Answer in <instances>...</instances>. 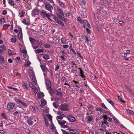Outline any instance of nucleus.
Wrapping results in <instances>:
<instances>
[{
	"label": "nucleus",
	"instance_id": "nucleus-1",
	"mask_svg": "<svg viewBox=\"0 0 134 134\" xmlns=\"http://www.w3.org/2000/svg\"><path fill=\"white\" fill-rule=\"evenodd\" d=\"M69 107L68 104L64 103L62 104L59 107L60 110L63 111H66L69 110Z\"/></svg>",
	"mask_w": 134,
	"mask_h": 134
},
{
	"label": "nucleus",
	"instance_id": "nucleus-2",
	"mask_svg": "<svg viewBox=\"0 0 134 134\" xmlns=\"http://www.w3.org/2000/svg\"><path fill=\"white\" fill-rule=\"evenodd\" d=\"M40 14L43 18H45L46 17L49 20L51 21H52V20L50 18V15L47 14L46 12L42 11L40 13Z\"/></svg>",
	"mask_w": 134,
	"mask_h": 134
},
{
	"label": "nucleus",
	"instance_id": "nucleus-3",
	"mask_svg": "<svg viewBox=\"0 0 134 134\" xmlns=\"http://www.w3.org/2000/svg\"><path fill=\"white\" fill-rule=\"evenodd\" d=\"M45 8L46 10L51 12L53 9V7L49 3H46L45 4Z\"/></svg>",
	"mask_w": 134,
	"mask_h": 134
},
{
	"label": "nucleus",
	"instance_id": "nucleus-4",
	"mask_svg": "<svg viewBox=\"0 0 134 134\" xmlns=\"http://www.w3.org/2000/svg\"><path fill=\"white\" fill-rule=\"evenodd\" d=\"M58 124L61 125L62 127L64 128H65L68 127L67 126L65 125L64 124L66 123V122L65 121H61L58 120Z\"/></svg>",
	"mask_w": 134,
	"mask_h": 134
},
{
	"label": "nucleus",
	"instance_id": "nucleus-5",
	"mask_svg": "<svg viewBox=\"0 0 134 134\" xmlns=\"http://www.w3.org/2000/svg\"><path fill=\"white\" fill-rule=\"evenodd\" d=\"M15 105L14 103H9L7 105V109L10 110L12 109Z\"/></svg>",
	"mask_w": 134,
	"mask_h": 134
},
{
	"label": "nucleus",
	"instance_id": "nucleus-6",
	"mask_svg": "<svg viewBox=\"0 0 134 134\" xmlns=\"http://www.w3.org/2000/svg\"><path fill=\"white\" fill-rule=\"evenodd\" d=\"M68 119L69 121L71 122H74L76 120L75 118L72 115L68 116Z\"/></svg>",
	"mask_w": 134,
	"mask_h": 134
},
{
	"label": "nucleus",
	"instance_id": "nucleus-7",
	"mask_svg": "<svg viewBox=\"0 0 134 134\" xmlns=\"http://www.w3.org/2000/svg\"><path fill=\"white\" fill-rule=\"evenodd\" d=\"M46 85L47 89H49L50 88H51V85L50 80L49 79L47 80Z\"/></svg>",
	"mask_w": 134,
	"mask_h": 134
},
{
	"label": "nucleus",
	"instance_id": "nucleus-8",
	"mask_svg": "<svg viewBox=\"0 0 134 134\" xmlns=\"http://www.w3.org/2000/svg\"><path fill=\"white\" fill-rule=\"evenodd\" d=\"M39 10L37 8H36L34 9L32 11V15H37L39 14Z\"/></svg>",
	"mask_w": 134,
	"mask_h": 134
},
{
	"label": "nucleus",
	"instance_id": "nucleus-9",
	"mask_svg": "<svg viewBox=\"0 0 134 134\" xmlns=\"http://www.w3.org/2000/svg\"><path fill=\"white\" fill-rule=\"evenodd\" d=\"M44 96L43 93L41 92H39L37 94V97L38 99H40Z\"/></svg>",
	"mask_w": 134,
	"mask_h": 134
},
{
	"label": "nucleus",
	"instance_id": "nucleus-10",
	"mask_svg": "<svg viewBox=\"0 0 134 134\" xmlns=\"http://www.w3.org/2000/svg\"><path fill=\"white\" fill-rule=\"evenodd\" d=\"M41 104L40 106L42 108L43 106L45 105L47 103V102L44 99H42L41 101Z\"/></svg>",
	"mask_w": 134,
	"mask_h": 134
},
{
	"label": "nucleus",
	"instance_id": "nucleus-11",
	"mask_svg": "<svg viewBox=\"0 0 134 134\" xmlns=\"http://www.w3.org/2000/svg\"><path fill=\"white\" fill-rule=\"evenodd\" d=\"M31 80L33 82V83L36 85L37 84V83L36 80V77L35 76H32L31 77Z\"/></svg>",
	"mask_w": 134,
	"mask_h": 134
},
{
	"label": "nucleus",
	"instance_id": "nucleus-12",
	"mask_svg": "<svg viewBox=\"0 0 134 134\" xmlns=\"http://www.w3.org/2000/svg\"><path fill=\"white\" fill-rule=\"evenodd\" d=\"M57 1L59 5L63 8H65V5L63 3L61 2L60 0H57Z\"/></svg>",
	"mask_w": 134,
	"mask_h": 134
},
{
	"label": "nucleus",
	"instance_id": "nucleus-13",
	"mask_svg": "<svg viewBox=\"0 0 134 134\" xmlns=\"http://www.w3.org/2000/svg\"><path fill=\"white\" fill-rule=\"evenodd\" d=\"M33 119L30 118L27 120V122L28 124L30 126L31 125L34 124V122L32 120Z\"/></svg>",
	"mask_w": 134,
	"mask_h": 134
},
{
	"label": "nucleus",
	"instance_id": "nucleus-14",
	"mask_svg": "<svg viewBox=\"0 0 134 134\" xmlns=\"http://www.w3.org/2000/svg\"><path fill=\"white\" fill-rule=\"evenodd\" d=\"M49 89V93L51 94V96H52L51 95V94L56 92L57 91V90L55 89L53 90L52 87H51V88H50Z\"/></svg>",
	"mask_w": 134,
	"mask_h": 134
},
{
	"label": "nucleus",
	"instance_id": "nucleus-15",
	"mask_svg": "<svg viewBox=\"0 0 134 134\" xmlns=\"http://www.w3.org/2000/svg\"><path fill=\"white\" fill-rule=\"evenodd\" d=\"M79 69L80 70V76H81L82 78H84L85 77V75L84 74L81 68H79Z\"/></svg>",
	"mask_w": 134,
	"mask_h": 134
},
{
	"label": "nucleus",
	"instance_id": "nucleus-16",
	"mask_svg": "<svg viewBox=\"0 0 134 134\" xmlns=\"http://www.w3.org/2000/svg\"><path fill=\"white\" fill-rule=\"evenodd\" d=\"M41 67L43 72H45L47 71L48 69L46 66L43 65H41Z\"/></svg>",
	"mask_w": 134,
	"mask_h": 134
},
{
	"label": "nucleus",
	"instance_id": "nucleus-17",
	"mask_svg": "<svg viewBox=\"0 0 134 134\" xmlns=\"http://www.w3.org/2000/svg\"><path fill=\"white\" fill-rule=\"evenodd\" d=\"M57 16L60 20H63L65 21L66 20L64 18V17H62V16L61 15L59 14H57Z\"/></svg>",
	"mask_w": 134,
	"mask_h": 134
},
{
	"label": "nucleus",
	"instance_id": "nucleus-18",
	"mask_svg": "<svg viewBox=\"0 0 134 134\" xmlns=\"http://www.w3.org/2000/svg\"><path fill=\"white\" fill-rule=\"evenodd\" d=\"M65 116V115L63 114H61L59 116H58L57 117V119H62Z\"/></svg>",
	"mask_w": 134,
	"mask_h": 134
},
{
	"label": "nucleus",
	"instance_id": "nucleus-19",
	"mask_svg": "<svg viewBox=\"0 0 134 134\" xmlns=\"http://www.w3.org/2000/svg\"><path fill=\"white\" fill-rule=\"evenodd\" d=\"M104 118L106 119H107L110 122H112V119L110 117L107 116L106 115H105L104 116Z\"/></svg>",
	"mask_w": 134,
	"mask_h": 134
},
{
	"label": "nucleus",
	"instance_id": "nucleus-20",
	"mask_svg": "<svg viewBox=\"0 0 134 134\" xmlns=\"http://www.w3.org/2000/svg\"><path fill=\"white\" fill-rule=\"evenodd\" d=\"M8 2L9 4L11 6H14L15 5L13 1L12 0H8Z\"/></svg>",
	"mask_w": 134,
	"mask_h": 134
},
{
	"label": "nucleus",
	"instance_id": "nucleus-21",
	"mask_svg": "<svg viewBox=\"0 0 134 134\" xmlns=\"http://www.w3.org/2000/svg\"><path fill=\"white\" fill-rule=\"evenodd\" d=\"M56 93V95L59 97H62L63 96V94L61 92H59L57 90Z\"/></svg>",
	"mask_w": 134,
	"mask_h": 134
},
{
	"label": "nucleus",
	"instance_id": "nucleus-22",
	"mask_svg": "<svg viewBox=\"0 0 134 134\" xmlns=\"http://www.w3.org/2000/svg\"><path fill=\"white\" fill-rule=\"evenodd\" d=\"M31 64V63L29 61H26L24 64V66L28 67L30 66Z\"/></svg>",
	"mask_w": 134,
	"mask_h": 134
},
{
	"label": "nucleus",
	"instance_id": "nucleus-23",
	"mask_svg": "<svg viewBox=\"0 0 134 134\" xmlns=\"http://www.w3.org/2000/svg\"><path fill=\"white\" fill-rule=\"evenodd\" d=\"M57 10L58 12L60 13L62 16H64V14L62 10L60 9L57 8Z\"/></svg>",
	"mask_w": 134,
	"mask_h": 134
},
{
	"label": "nucleus",
	"instance_id": "nucleus-24",
	"mask_svg": "<svg viewBox=\"0 0 134 134\" xmlns=\"http://www.w3.org/2000/svg\"><path fill=\"white\" fill-rule=\"evenodd\" d=\"M22 86L26 90H29V88L27 87L26 84L24 82H23Z\"/></svg>",
	"mask_w": 134,
	"mask_h": 134
},
{
	"label": "nucleus",
	"instance_id": "nucleus-25",
	"mask_svg": "<svg viewBox=\"0 0 134 134\" xmlns=\"http://www.w3.org/2000/svg\"><path fill=\"white\" fill-rule=\"evenodd\" d=\"M35 52L36 53H39L41 52H43L44 50L42 49H38L36 51H35Z\"/></svg>",
	"mask_w": 134,
	"mask_h": 134
},
{
	"label": "nucleus",
	"instance_id": "nucleus-26",
	"mask_svg": "<svg viewBox=\"0 0 134 134\" xmlns=\"http://www.w3.org/2000/svg\"><path fill=\"white\" fill-rule=\"evenodd\" d=\"M18 36L19 40H22L23 38V35L22 33H19L18 34Z\"/></svg>",
	"mask_w": 134,
	"mask_h": 134
},
{
	"label": "nucleus",
	"instance_id": "nucleus-27",
	"mask_svg": "<svg viewBox=\"0 0 134 134\" xmlns=\"http://www.w3.org/2000/svg\"><path fill=\"white\" fill-rule=\"evenodd\" d=\"M87 119H88V121H91L93 119V116L92 115H91L90 116H88L87 117Z\"/></svg>",
	"mask_w": 134,
	"mask_h": 134
},
{
	"label": "nucleus",
	"instance_id": "nucleus-28",
	"mask_svg": "<svg viewBox=\"0 0 134 134\" xmlns=\"http://www.w3.org/2000/svg\"><path fill=\"white\" fill-rule=\"evenodd\" d=\"M36 43L37 45L40 46H43V42L39 40L37 41L36 42Z\"/></svg>",
	"mask_w": 134,
	"mask_h": 134
},
{
	"label": "nucleus",
	"instance_id": "nucleus-29",
	"mask_svg": "<svg viewBox=\"0 0 134 134\" xmlns=\"http://www.w3.org/2000/svg\"><path fill=\"white\" fill-rule=\"evenodd\" d=\"M29 75L30 76V77H31L32 76H35L34 74V73L33 71L32 70H30L29 71Z\"/></svg>",
	"mask_w": 134,
	"mask_h": 134
},
{
	"label": "nucleus",
	"instance_id": "nucleus-30",
	"mask_svg": "<svg viewBox=\"0 0 134 134\" xmlns=\"http://www.w3.org/2000/svg\"><path fill=\"white\" fill-rule=\"evenodd\" d=\"M43 58L44 59L48 60L49 58V55L47 54H44L43 56Z\"/></svg>",
	"mask_w": 134,
	"mask_h": 134
},
{
	"label": "nucleus",
	"instance_id": "nucleus-31",
	"mask_svg": "<svg viewBox=\"0 0 134 134\" xmlns=\"http://www.w3.org/2000/svg\"><path fill=\"white\" fill-rule=\"evenodd\" d=\"M4 57L3 56L0 55V63H4Z\"/></svg>",
	"mask_w": 134,
	"mask_h": 134
},
{
	"label": "nucleus",
	"instance_id": "nucleus-32",
	"mask_svg": "<svg viewBox=\"0 0 134 134\" xmlns=\"http://www.w3.org/2000/svg\"><path fill=\"white\" fill-rule=\"evenodd\" d=\"M88 23V22L87 21L85 20H83V21L82 22V23L83 24V27H85Z\"/></svg>",
	"mask_w": 134,
	"mask_h": 134
},
{
	"label": "nucleus",
	"instance_id": "nucleus-33",
	"mask_svg": "<svg viewBox=\"0 0 134 134\" xmlns=\"http://www.w3.org/2000/svg\"><path fill=\"white\" fill-rule=\"evenodd\" d=\"M47 117L49 120L51 122L52 121V116L50 114L46 115Z\"/></svg>",
	"mask_w": 134,
	"mask_h": 134
},
{
	"label": "nucleus",
	"instance_id": "nucleus-34",
	"mask_svg": "<svg viewBox=\"0 0 134 134\" xmlns=\"http://www.w3.org/2000/svg\"><path fill=\"white\" fill-rule=\"evenodd\" d=\"M29 39L31 43L32 44L33 43H34L36 41V40L35 39L32 38H31V37H29Z\"/></svg>",
	"mask_w": 134,
	"mask_h": 134
},
{
	"label": "nucleus",
	"instance_id": "nucleus-35",
	"mask_svg": "<svg viewBox=\"0 0 134 134\" xmlns=\"http://www.w3.org/2000/svg\"><path fill=\"white\" fill-rule=\"evenodd\" d=\"M126 111L128 113L130 114H132L134 113L133 111L129 109H127Z\"/></svg>",
	"mask_w": 134,
	"mask_h": 134
},
{
	"label": "nucleus",
	"instance_id": "nucleus-36",
	"mask_svg": "<svg viewBox=\"0 0 134 134\" xmlns=\"http://www.w3.org/2000/svg\"><path fill=\"white\" fill-rule=\"evenodd\" d=\"M2 116L3 118L4 119H7V118L6 116V115L5 113H3L2 114Z\"/></svg>",
	"mask_w": 134,
	"mask_h": 134
},
{
	"label": "nucleus",
	"instance_id": "nucleus-37",
	"mask_svg": "<svg viewBox=\"0 0 134 134\" xmlns=\"http://www.w3.org/2000/svg\"><path fill=\"white\" fill-rule=\"evenodd\" d=\"M84 12L83 13V11H82V13H81V15H83V17H85L86 16V13H85L86 10L85 9L84 10Z\"/></svg>",
	"mask_w": 134,
	"mask_h": 134
},
{
	"label": "nucleus",
	"instance_id": "nucleus-38",
	"mask_svg": "<svg viewBox=\"0 0 134 134\" xmlns=\"http://www.w3.org/2000/svg\"><path fill=\"white\" fill-rule=\"evenodd\" d=\"M25 13V11L24 10H22L21 11V12L19 13V15H20V14H21L20 16V17H22L24 16V15Z\"/></svg>",
	"mask_w": 134,
	"mask_h": 134
},
{
	"label": "nucleus",
	"instance_id": "nucleus-39",
	"mask_svg": "<svg viewBox=\"0 0 134 134\" xmlns=\"http://www.w3.org/2000/svg\"><path fill=\"white\" fill-rule=\"evenodd\" d=\"M107 101L112 106H113L114 105V103L113 102L110 100V99H108L107 100Z\"/></svg>",
	"mask_w": 134,
	"mask_h": 134
},
{
	"label": "nucleus",
	"instance_id": "nucleus-40",
	"mask_svg": "<svg viewBox=\"0 0 134 134\" xmlns=\"http://www.w3.org/2000/svg\"><path fill=\"white\" fill-rule=\"evenodd\" d=\"M45 48H49L50 46L51 45L49 44H43V46Z\"/></svg>",
	"mask_w": 134,
	"mask_h": 134
},
{
	"label": "nucleus",
	"instance_id": "nucleus-41",
	"mask_svg": "<svg viewBox=\"0 0 134 134\" xmlns=\"http://www.w3.org/2000/svg\"><path fill=\"white\" fill-rule=\"evenodd\" d=\"M53 19L57 23H58V22L59 20V19L56 16L53 17Z\"/></svg>",
	"mask_w": 134,
	"mask_h": 134
},
{
	"label": "nucleus",
	"instance_id": "nucleus-42",
	"mask_svg": "<svg viewBox=\"0 0 134 134\" xmlns=\"http://www.w3.org/2000/svg\"><path fill=\"white\" fill-rule=\"evenodd\" d=\"M53 105L54 107L56 109L59 106V105L54 102L53 103Z\"/></svg>",
	"mask_w": 134,
	"mask_h": 134
},
{
	"label": "nucleus",
	"instance_id": "nucleus-43",
	"mask_svg": "<svg viewBox=\"0 0 134 134\" xmlns=\"http://www.w3.org/2000/svg\"><path fill=\"white\" fill-rule=\"evenodd\" d=\"M14 100L17 103H20L21 101L17 97H15L14 98Z\"/></svg>",
	"mask_w": 134,
	"mask_h": 134
},
{
	"label": "nucleus",
	"instance_id": "nucleus-44",
	"mask_svg": "<svg viewBox=\"0 0 134 134\" xmlns=\"http://www.w3.org/2000/svg\"><path fill=\"white\" fill-rule=\"evenodd\" d=\"M101 122H102V125H104V124L107 125L108 123L107 121L106 120H105L104 121H101Z\"/></svg>",
	"mask_w": 134,
	"mask_h": 134
},
{
	"label": "nucleus",
	"instance_id": "nucleus-45",
	"mask_svg": "<svg viewBox=\"0 0 134 134\" xmlns=\"http://www.w3.org/2000/svg\"><path fill=\"white\" fill-rule=\"evenodd\" d=\"M20 103L23 106H24L25 107H27V104L26 103L23 102L21 101H20Z\"/></svg>",
	"mask_w": 134,
	"mask_h": 134
},
{
	"label": "nucleus",
	"instance_id": "nucleus-46",
	"mask_svg": "<svg viewBox=\"0 0 134 134\" xmlns=\"http://www.w3.org/2000/svg\"><path fill=\"white\" fill-rule=\"evenodd\" d=\"M16 38L15 37L12 38L11 39V41L12 42H14L16 41Z\"/></svg>",
	"mask_w": 134,
	"mask_h": 134
},
{
	"label": "nucleus",
	"instance_id": "nucleus-47",
	"mask_svg": "<svg viewBox=\"0 0 134 134\" xmlns=\"http://www.w3.org/2000/svg\"><path fill=\"white\" fill-rule=\"evenodd\" d=\"M0 48L4 50H5L6 49V47L4 45H0Z\"/></svg>",
	"mask_w": 134,
	"mask_h": 134
},
{
	"label": "nucleus",
	"instance_id": "nucleus-48",
	"mask_svg": "<svg viewBox=\"0 0 134 134\" xmlns=\"http://www.w3.org/2000/svg\"><path fill=\"white\" fill-rule=\"evenodd\" d=\"M80 1L81 3L82 4H85L86 3L85 0H80Z\"/></svg>",
	"mask_w": 134,
	"mask_h": 134
},
{
	"label": "nucleus",
	"instance_id": "nucleus-49",
	"mask_svg": "<svg viewBox=\"0 0 134 134\" xmlns=\"http://www.w3.org/2000/svg\"><path fill=\"white\" fill-rule=\"evenodd\" d=\"M58 23L60 24L62 26H64V25L63 22L62 21H60V20H59V22H58Z\"/></svg>",
	"mask_w": 134,
	"mask_h": 134
},
{
	"label": "nucleus",
	"instance_id": "nucleus-50",
	"mask_svg": "<svg viewBox=\"0 0 134 134\" xmlns=\"http://www.w3.org/2000/svg\"><path fill=\"white\" fill-rule=\"evenodd\" d=\"M4 18H3L0 20V24H2V23L4 22Z\"/></svg>",
	"mask_w": 134,
	"mask_h": 134
},
{
	"label": "nucleus",
	"instance_id": "nucleus-51",
	"mask_svg": "<svg viewBox=\"0 0 134 134\" xmlns=\"http://www.w3.org/2000/svg\"><path fill=\"white\" fill-rule=\"evenodd\" d=\"M113 119L114 120L115 122L116 123L118 124L119 123V122L116 118L115 117L113 118Z\"/></svg>",
	"mask_w": 134,
	"mask_h": 134
},
{
	"label": "nucleus",
	"instance_id": "nucleus-52",
	"mask_svg": "<svg viewBox=\"0 0 134 134\" xmlns=\"http://www.w3.org/2000/svg\"><path fill=\"white\" fill-rule=\"evenodd\" d=\"M77 21H79L81 23H82V21L80 17L78 18L77 19Z\"/></svg>",
	"mask_w": 134,
	"mask_h": 134
},
{
	"label": "nucleus",
	"instance_id": "nucleus-53",
	"mask_svg": "<svg viewBox=\"0 0 134 134\" xmlns=\"http://www.w3.org/2000/svg\"><path fill=\"white\" fill-rule=\"evenodd\" d=\"M62 81L66 82V77H63L62 79Z\"/></svg>",
	"mask_w": 134,
	"mask_h": 134
},
{
	"label": "nucleus",
	"instance_id": "nucleus-54",
	"mask_svg": "<svg viewBox=\"0 0 134 134\" xmlns=\"http://www.w3.org/2000/svg\"><path fill=\"white\" fill-rule=\"evenodd\" d=\"M7 11L6 10H4L2 12V14L4 15H5L7 14Z\"/></svg>",
	"mask_w": 134,
	"mask_h": 134
},
{
	"label": "nucleus",
	"instance_id": "nucleus-55",
	"mask_svg": "<svg viewBox=\"0 0 134 134\" xmlns=\"http://www.w3.org/2000/svg\"><path fill=\"white\" fill-rule=\"evenodd\" d=\"M101 105H102V107H103L104 108L108 109V108L106 107V106H105V105L104 103H101Z\"/></svg>",
	"mask_w": 134,
	"mask_h": 134
},
{
	"label": "nucleus",
	"instance_id": "nucleus-56",
	"mask_svg": "<svg viewBox=\"0 0 134 134\" xmlns=\"http://www.w3.org/2000/svg\"><path fill=\"white\" fill-rule=\"evenodd\" d=\"M73 82L76 85V87H78V85H77V84L79 83V82L76 81L75 80H73Z\"/></svg>",
	"mask_w": 134,
	"mask_h": 134
},
{
	"label": "nucleus",
	"instance_id": "nucleus-57",
	"mask_svg": "<svg viewBox=\"0 0 134 134\" xmlns=\"http://www.w3.org/2000/svg\"><path fill=\"white\" fill-rule=\"evenodd\" d=\"M102 109L100 108H97L96 110L97 111H101Z\"/></svg>",
	"mask_w": 134,
	"mask_h": 134
},
{
	"label": "nucleus",
	"instance_id": "nucleus-58",
	"mask_svg": "<svg viewBox=\"0 0 134 134\" xmlns=\"http://www.w3.org/2000/svg\"><path fill=\"white\" fill-rule=\"evenodd\" d=\"M54 99H55L54 100L55 101H58L61 99L60 98L58 97L55 98Z\"/></svg>",
	"mask_w": 134,
	"mask_h": 134
},
{
	"label": "nucleus",
	"instance_id": "nucleus-59",
	"mask_svg": "<svg viewBox=\"0 0 134 134\" xmlns=\"http://www.w3.org/2000/svg\"><path fill=\"white\" fill-rule=\"evenodd\" d=\"M85 36V38H86L85 39L86 40V42L87 43L89 41V40L88 39L87 37L86 36Z\"/></svg>",
	"mask_w": 134,
	"mask_h": 134
},
{
	"label": "nucleus",
	"instance_id": "nucleus-60",
	"mask_svg": "<svg viewBox=\"0 0 134 134\" xmlns=\"http://www.w3.org/2000/svg\"><path fill=\"white\" fill-rule=\"evenodd\" d=\"M8 53L10 55H13L12 54H11L12 52H11V50L10 49H8Z\"/></svg>",
	"mask_w": 134,
	"mask_h": 134
},
{
	"label": "nucleus",
	"instance_id": "nucleus-61",
	"mask_svg": "<svg viewBox=\"0 0 134 134\" xmlns=\"http://www.w3.org/2000/svg\"><path fill=\"white\" fill-rule=\"evenodd\" d=\"M61 130L63 134H66L68 133V132L65 130H63V129H62Z\"/></svg>",
	"mask_w": 134,
	"mask_h": 134
},
{
	"label": "nucleus",
	"instance_id": "nucleus-62",
	"mask_svg": "<svg viewBox=\"0 0 134 134\" xmlns=\"http://www.w3.org/2000/svg\"><path fill=\"white\" fill-rule=\"evenodd\" d=\"M33 90L36 93L38 91L36 87L34 89V90Z\"/></svg>",
	"mask_w": 134,
	"mask_h": 134
},
{
	"label": "nucleus",
	"instance_id": "nucleus-63",
	"mask_svg": "<svg viewBox=\"0 0 134 134\" xmlns=\"http://www.w3.org/2000/svg\"><path fill=\"white\" fill-rule=\"evenodd\" d=\"M45 124L46 126H48L49 125V123L48 122V121H46L45 122Z\"/></svg>",
	"mask_w": 134,
	"mask_h": 134
},
{
	"label": "nucleus",
	"instance_id": "nucleus-64",
	"mask_svg": "<svg viewBox=\"0 0 134 134\" xmlns=\"http://www.w3.org/2000/svg\"><path fill=\"white\" fill-rule=\"evenodd\" d=\"M10 26L9 24H7L3 25V27H7Z\"/></svg>",
	"mask_w": 134,
	"mask_h": 134
}]
</instances>
